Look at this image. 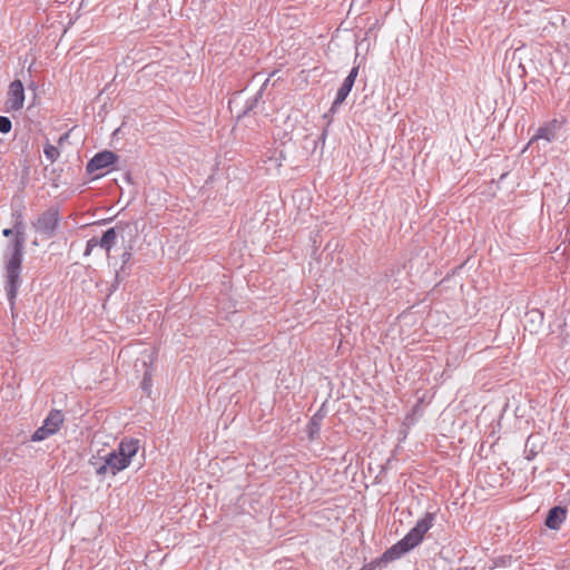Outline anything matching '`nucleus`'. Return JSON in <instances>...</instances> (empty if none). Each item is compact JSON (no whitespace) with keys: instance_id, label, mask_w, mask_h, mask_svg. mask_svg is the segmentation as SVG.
Here are the masks:
<instances>
[{"instance_id":"f257e3e1","label":"nucleus","mask_w":570,"mask_h":570,"mask_svg":"<svg viewBox=\"0 0 570 570\" xmlns=\"http://www.w3.org/2000/svg\"><path fill=\"white\" fill-rule=\"evenodd\" d=\"M13 233L14 237L7 244L3 250L6 272L4 289L11 304L14 303L21 285V271L26 243V227L21 219L14 223Z\"/></svg>"},{"instance_id":"f03ea898","label":"nucleus","mask_w":570,"mask_h":570,"mask_svg":"<svg viewBox=\"0 0 570 570\" xmlns=\"http://www.w3.org/2000/svg\"><path fill=\"white\" fill-rule=\"evenodd\" d=\"M139 450V441L136 439H124L118 448L107 451L105 454L92 455L89 464L94 466L98 476H115L130 465L131 459Z\"/></svg>"},{"instance_id":"7ed1b4c3","label":"nucleus","mask_w":570,"mask_h":570,"mask_svg":"<svg viewBox=\"0 0 570 570\" xmlns=\"http://www.w3.org/2000/svg\"><path fill=\"white\" fill-rule=\"evenodd\" d=\"M567 120L564 117L553 118L542 126H540L535 134L530 138L528 145L523 149V151L531 145L537 144L538 148L542 142V147H546L548 144L558 139L559 131L563 128Z\"/></svg>"},{"instance_id":"20e7f679","label":"nucleus","mask_w":570,"mask_h":570,"mask_svg":"<svg viewBox=\"0 0 570 570\" xmlns=\"http://www.w3.org/2000/svg\"><path fill=\"white\" fill-rule=\"evenodd\" d=\"M60 219L59 209L57 207H50L39 215L32 225L39 234L51 238L56 234Z\"/></svg>"},{"instance_id":"39448f33","label":"nucleus","mask_w":570,"mask_h":570,"mask_svg":"<svg viewBox=\"0 0 570 570\" xmlns=\"http://www.w3.org/2000/svg\"><path fill=\"white\" fill-rule=\"evenodd\" d=\"M435 513L426 512L424 517L415 523V525L404 535L407 542L416 548L422 541L425 533L433 527Z\"/></svg>"},{"instance_id":"423d86ee","label":"nucleus","mask_w":570,"mask_h":570,"mask_svg":"<svg viewBox=\"0 0 570 570\" xmlns=\"http://www.w3.org/2000/svg\"><path fill=\"white\" fill-rule=\"evenodd\" d=\"M24 104V87L20 80L10 83L6 101V111L12 112L22 109Z\"/></svg>"},{"instance_id":"0eeeda50","label":"nucleus","mask_w":570,"mask_h":570,"mask_svg":"<svg viewBox=\"0 0 570 570\" xmlns=\"http://www.w3.org/2000/svg\"><path fill=\"white\" fill-rule=\"evenodd\" d=\"M118 160V156L110 150H102L97 153L86 166V170L89 175L95 174L98 170L105 169L114 165Z\"/></svg>"},{"instance_id":"6e6552de","label":"nucleus","mask_w":570,"mask_h":570,"mask_svg":"<svg viewBox=\"0 0 570 570\" xmlns=\"http://www.w3.org/2000/svg\"><path fill=\"white\" fill-rule=\"evenodd\" d=\"M414 548L407 542V540L403 537L392 547L386 549L382 556L380 557V561L384 564L395 561L402 558L404 554L413 550Z\"/></svg>"},{"instance_id":"1a4fd4ad","label":"nucleus","mask_w":570,"mask_h":570,"mask_svg":"<svg viewBox=\"0 0 570 570\" xmlns=\"http://www.w3.org/2000/svg\"><path fill=\"white\" fill-rule=\"evenodd\" d=\"M357 75L358 73H347V77L344 79L343 83L338 88L336 97L332 102V106L330 108L331 112H336L338 107L345 101L355 83Z\"/></svg>"},{"instance_id":"9d476101","label":"nucleus","mask_w":570,"mask_h":570,"mask_svg":"<svg viewBox=\"0 0 570 570\" xmlns=\"http://www.w3.org/2000/svg\"><path fill=\"white\" fill-rule=\"evenodd\" d=\"M568 510L566 507L556 505L551 508L547 514L544 524L550 530H559L561 524L566 521Z\"/></svg>"},{"instance_id":"9b49d317","label":"nucleus","mask_w":570,"mask_h":570,"mask_svg":"<svg viewBox=\"0 0 570 570\" xmlns=\"http://www.w3.org/2000/svg\"><path fill=\"white\" fill-rule=\"evenodd\" d=\"M119 230H124L120 224L104 232L102 236L98 238L99 247L106 252L107 257H110L111 248L116 244Z\"/></svg>"},{"instance_id":"f8f14e48","label":"nucleus","mask_w":570,"mask_h":570,"mask_svg":"<svg viewBox=\"0 0 570 570\" xmlns=\"http://www.w3.org/2000/svg\"><path fill=\"white\" fill-rule=\"evenodd\" d=\"M63 420L65 417L60 410H51L42 423L51 430V433L56 434L60 430Z\"/></svg>"},{"instance_id":"ddd939ff","label":"nucleus","mask_w":570,"mask_h":570,"mask_svg":"<svg viewBox=\"0 0 570 570\" xmlns=\"http://www.w3.org/2000/svg\"><path fill=\"white\" fill-rule=\"evenodd\" d=\"M525 321L529 323L530 332H537L543 324V313L533 308L525 314Z\"/></svg>"},{"instance_id":"4468645a","label":"nucleus","mask_w":570,"mask_h":570,"mask_svg":"<svg viewBox=\"0 0 570 570\" xmlns=\"http://www.w3.org/2000/svg\"><path fill=\"white\" fill-rule=\"evenodd\" d=\"M132 245H128L125 247L124 253L121 254V266L118 271H116V283H118L120 275H129L130 268L128 267L129 262L132 257Z\"/></svg>"},{"instance_id":"2eb2a0df","label":"nucleus","mask_w":570,"mask_h":570,"mask_svg":"<svg viewBox=\"0 0 570 570\" xmlns=\"http://www.w3.org/2000/svg\"><path fill=\"white\" fill-rule=\"evenodd\" d=\"M322 420H323V415L320 412L315 413L312 416V419L307 425V432H308V436L311 440H314L316 438V435L320 434Z\"/></svg>"},{"instance_id":"dca6fc26","label":"nucleus","mask_w":570,"mask_h":570,"mask_svg":"<svg viewBox=\"0 0 570 570\" xmlns=\"http://www.w3.org/2000/svg\"><path fill=\"white\" fill-rule=\"evenodd\" d=\"M262 94L258 91L254 97L246 100L244 109L240 114H238L237 119L239 120L243 117H246L254 108L257 106L258 100L261 99Z\"/></svg>"},{"instance_id":"f3484780","label":"nucleus","mask_w":570,"mask_h":570,"mask_svg":"<svg viewBox=\"0 0 570 570\" xmlns=\"http://www.w3.org/2000/svg\"><path fill=\"white\" fill-rule=\"evenodd\" d=\"M55 433H51V430L48 429L47 426H45L43 424L38 428L33 434L31 435V441L32 442H40V441H43L46 439H48L49 436L53 435Z\"/></svg>"},{"instance_id":"a211bd4d","label":"nucleus","mask_w":570,"mask_h":570,"mask_svg":"<svg viewBox=\"0 0 570 570\" xmlns=\"http://www.w3.org/2000/svg\"><path fill=\"white\" fill-rule=\"evenodd\" d=\"M43 154L51 163L56 161L60 156L58 148L51 144H46L43 147Z\"/></svg>"},{"instance_id":"6ab92c4d","label":"nucleus","mask_w":570,"mask_h":570,"mask_svg":"<svg viewBox=\"0 0 570 570\" xmlns=\"http://www.w3.org/2000/svg\"><path fill=\"white\" fill-rule=\"evenodd\" d=\"M151 386H153L151 375L148 372H146L144 374V377H142V381H141V389L144 390V392L147 393V395H150Z\"/></svg>"},{"instance_id":"aec40b11","label":"nucleus","mask_w":570,"mask_h":570,"mask_svg":"<svg viewBox=\"0 0 570 570\" xmlns=\"http://www.w3.org/2000/svg\"><path fill=\"white\" fill-rule=\"evenodd\" d=\"M12 128V122L9 117L0 116V132L8 134Z\"/></svg>"},{"instance_id":"412c9836","label":"nucleus","mask_w":570,"mask_h":570,"mask_svg":"<svg viewBox=\"0 0 570 570\" xmlns=\"http://www.w3.org/2000/svg\"><path fill=\"white\" fill-rule=\"evenodd\" d=\"M96 247H99L98 238L91 237L90 239L87 240L83 255L89 256L91 254V252L94 250V248H96Z\"/></svg>"},{"instance_id":"4be33fe9","label":"nucleus","mask_w":570,"mask_h":570,"mask_svg":"<svg viewBox=\"0 0 570 570\" xmlns=\"http://www.w3.org/2000/svg\"><path fill=\"white\" fill-rule=\"evenodd\" d=\"M382 564L380 558L372 560L370 563L364 564L360 570H375Z\"/></svg>"},{"instance_id":"5701e85b","label":"nucleus","mask_w":570,"mask_h":570,"mask_svg":"<svg viewBox=\"0 0 570 570\" xmlns=\"http://www.w3.org/2000/svg\"><path fill=\"white\" fill-rule=\"evenodd\" d=\"M529 441H530V438L527 440V443H525V453H527L525 459L531 461L537 455V452L532 449L528 450Z\"/></svg>"},{"instance_id":"b1692460","label":"nucleus","mask_w":570,"mask_h":570,"mask_svg":"<svg viewBox=\"0 0 570 570\" xmlns=\"http://www.w3.org/2000/svg\"><path fill=\"white\" fill-rule=\"evenodd\" d=\"M332 114L330 110L323 115V119L326 120V127H328L332 124Z\"/></svg>"},{"instance_id":"393cba45","label":"nucleus","mask_w":570,"mask_h":570,"mask_svg":"<svg viewBox=\"0 0 570 570\" xmlns=\"http://www.w3.org/2000/svg\"><path fill=\"white\" fill-rule=\"evenodd\" d=\"M2 235H3L4 237H10V236H13V237H14L13 228H4V229L2 230Z\"/></svg>"},{"instance_id":"a878e982","label":"nucleus","mask_w":570,"mask_h":570,"mask_svg":"<svg viewBox=\"0 0 570 570\" xmlns=\"http://www.w3.org/2000/svg\"><path fill=\"white\" fill-rule=\"evenodd\" d=\"M364 46L368 47V42H367L366 38H364V39H362L361 41L357 42L356 50L358 51Z\"/></svg>"},{"instance_id":"bb28decb","label":"nucleus","mask_w":570,"mask_h":570,"mask_svg":"<svg viewBox=\"0 0 570 570\" xmlns=\"http://www.w3.org/2000/svg\"><path fill=\"white\" fill-rule=\"evenodd\" d=\"M327 134H328V130H327V127H325V128L323 129L322 134H321V137H320V139H321L323 142L325 141Z\"/></svg>"},{"instance_id":"cd10ccee","label":"nucleus","mask_w":570,"mask_h":570,"mask_svg":"<svg viewBox=\"0 0 570 570\" xmlns=\"http://www.w3.org/2000/svg\"><path fill=\"white\" fill-rule=\"evenodd\" d=\"M120 278H121V276L119 277L118 283H116V279L114 281V283L111 284V291H116L118 288L119 283H120Z\"/></svg>"},{"instance_id":"c85d7f7f","label":"nucleus","mask_w":570,"mask_h":570,"mask_svg":"<svg viewBox=\"0 0 570 570\" xmlns=\"http://www.w3.org/2000/svg\"><path fill=\"white\" fill-rule=\"evenodd\" d=\"M282 159H284V155H283V153L281 151V153H279V158H277V159H276L277 166H282Z\"/></svg>"},{"instance_id":"c756f323","label":"nucleus","mask_w":570,"mask_h":570,"mask_svg":"<svg viewBox=\"0 0 570 570\" xmlns=\"http://www.w3.org/2000/svg\"><path fill=\"white\" fill-rule=\"evenodd\" d=\"M154 63L146 65L142 68H140L138 71H145L147 68L151 67Z\"/></svg>"},{"instance_id":"7c9ffc66","label":"nucleus","mask_w":570,"mask_h":570,"mask_svg":"<svg viewBox=\"0 0 570 570\" xmlns=\"http://www.w3.org/2000/svg\"><path fill=\"white\" fill-rule=\"evenodd\" d=\"M358 69H360V65H358V66L353 67L350 71L356 72V71H358Z\"/></svg>"},{"instance_id":"2f4dec72","label":"nucleus","mask_w":570,"mask_h":570,"mask_svg":"<svg viewBox=\"0 0 570 570\" xmlns=\"http://www.w3.org/2000/svg\"><path fill=\"white\" fill-rule=\"evenodd\" d=\"M28 72H31L32 71V65H30L27 69Z\"/></svg>"},{"instance_id":"473e14b6","label":"nucleus","mask_w":570,"mask_h":570,"mask_svg":"<svg viewBox=\"0 0 570 570\" xmlns=\"http://www.w3.org/2000/svg\"><path fill=\"white\" fill-rule=\"evenodd\" d=\"M118 73H115L112 81H116Z\"/></svg>"}]
</instances>
